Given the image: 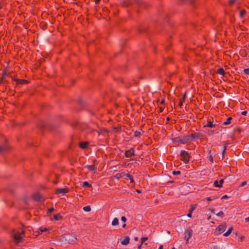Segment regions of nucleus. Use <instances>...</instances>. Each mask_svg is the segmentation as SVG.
<instances>
[{
    "instance_id": "obj_1",
    "label": "nucleus",
    "mask_w": 249,
    "mask_h": 249,
    "mask_svg": "<svg viewBox=\"0 0 249 249\" xmlns=\"http://www.w3.org/2000/svg\"><path fill=\"white\" fill-rule=\"evenodd\" d=\"M180 155L181 157L180 160L182 161L186 164L189 162L190 156L187 151L185 150H181Z\"/></svg>"
},
{
    "instance_id": "obj_2",
    "label": "nucleus",
    "mask_w": 249,
    "mask_h": 249,
    "mask_svg": "<svg viewBox=\"0 0 249 249\" xmlns=\"http://www.w3.org/2000/svg\"><path fill=\"white\" fill-rule=\"evenodd\" d=\"M65 241L67 243L70 244L77 240L75 235L68 234L65 236Z\"/></svg>"
},
{
    "instance_id": "obj_3",
    "label": "nucleus",
    "mask_w": 249,
    "mask_h": 249,
    "mask_svg": "<svg viewBox=\"0 0 249 249\" xmlns=\"http://www.w3.org/2000/svg\"><path fill=\"white\" fill-rule=\"evenodd\" d=\"M9 146L7 143V140H5L4 143L0 145V154L7 151L9 150Z\"/></svg>"
},
{
    "instance_id": "obj_4",
    "label": "nucleus",
    "mask_w": 249,
    "mask_h": 249,
    "mask_svg": "<svg viewBox=\"0 0 249 249\" xmlns=\"http://www.w3.org/2000/svg\"><path fill=\"white\" fill-rule=\"evenodd\" d=\"M193 230L191 229H188L185 231V235L184 236V239L186 240V243H188L189 239L192 237L193 235Z\"/></svg>"
},
{
    "instance_id": "obj_5",
    "label": "nucleus",
    "mask_w": 249,
    "mask_h": 249,
    "mask_svg": "<svg viewBox=\"0 0 249 249\" xmlns=\"http://www.w3.org/2000/svg\"><path fill=\"white\" fill-rule=\"evenodd\" d=\"M32 197L33 199L36 201H44L42 196L38 193L33 194Z\"/></svg>"
},
{
    "instance_id": "obj_6",
    "label": "nucleus",
    "mask_w": 249,
    "mask_h": 249,
    "mask_svg": "<svg viewBox=\"0 0 249 249\" xmlns=\"http://www.w3.org/2000/svg\"><path fill=\"white\" fill-rule=\"evenodd\" d=\"M135 155V150L133 148H131L129 150H126L124 153V156L126 158L131 157Z\"/></svg>"
},
{
    "instance_id": "obj_7",
    "label": "nucleus",
    "mask_w": 249,
    "mask_h": 249,
    "mask_svg": "<svg viewBox=\"0 0 249 249\" xmlns=\"http://www.w3.org/2000/svg\"><path fill=\"white\" fill-rule=\"evenodd\" d=\"M202 136L203 134L202 133L199 132L192 133L190 136V137H191V141L194 139H198Z\"/></svg>"
},
{
    "instance_id": "obj_8",
    "label": "nucleus",
    "mask_w": 249,
    "mask_h": 249,
    "mask_svg": "<svg viewBox=\"0 0 249 249\" xmlns=\"http://www.w3.org/2000/svg\"><path fill=\"white\" fill-rule=\"evenodd\" d=\"M69 189L68 188H58L55 190V193L56 194H65L69 192Z\"/></svg>"
},
{
    "instance_id": "obj_9",
    "label": "nucleus",
    "mask_w": 249,
    "mask_h": 249,
    "mask_svg": "<svg viewBox=\"0 0 249 249\" xmlns=\"http://www.w3.org/2000/svg\"><path fill=\"white\" fill-rule=\"evenodd\" d=\"M17 85H26L29 83V81L25 79H14Z\"/></svg>"
},
{
    "instance_id": "obj_10",
    "label": "nucleus",
    "mask_w": 249,
    "mask_h": 249,
    "mask_svg": "<svg viewBox=\"0 0 249 249\" xmlns=\"http://www.w3.org/2000/svg\"><path fill=\"white\" fill-rule=\"evenodd\" d=\"M217 125V124H213L210 120H208L206 124L204 125V127H208L210 128H214Z\"/></svg>"
},
{
    "instance_id": "obj_11",
    "label": "nucleus",
    "mask_w": 249,
    "mask_h": 249,
    "mask_svg": "<svg viewBox=\"0 0 249 249\" xmlns=\"http://www.w3.org/2000/svg\"><path fill=\"white\" fill-rule=\"evenodd\" d=\"M148 29V27L146 25L142 24L138 28V31L140 33H143L145 32Z\"/></svg>"
},
{
    "instance_id": "obj_12",
    "label": "nucleus",
    "mask_w": 249,
    "mask_h": 249,
    "mask_svg": "<svg viewBox=\"0 0 249 249\" xmlns=\"http://www.w3.org/2000/svg\"><path fill=\"white\" fill-rule=\"evenodd\" d=\"M7 75H8V73L6 70L3 71L1 77L0 78V85L3 83V81H5Z\"/></svg>"
},
{
    "instance_id": "obj_13",
    "label": "nucleus",
    "mask_w": 249,
    "mask_h": 249,
    "mask_svg": "<svg viewBox=\"0 0 249 249\" xmlns=\"http://www.w3.org/2000/svg\"><path fill=\"white\" fill-rule=\"evenodd\" d=\"M37 126L40 129H43L47 126V123L43 121L40 120L37 123Z\"/></svg>"
},
{
    "instance_id": "obj_14",
    "label": "nucleus",
    "mask_w": 249,
    "mask_h": 249,
    "mask_svg": "<svg viewBox=\"0 0 249 249\" xmlns=\"http://www.w3.org/2000/svg\"><path fill=\"white\" fill-rule=\"evenodd\" d=\"M181 138L182 140V142L183 143V144L191 142V137H190L189 135L184 136L183 137H181Z\"/></svg>"
},
{
    "instance_id": "obj_15",
    "label": "nucleus",
    "mask_w": 249,
    "mask_h": 249,
    "mask_svg": "<svg viewBox=\"0 0 249 249\" xmlns=\"http://www.w3.org/2000/svg\"><path fill=\"white\" fill-rule=\"evenodd\" d=\"M13 237L18 243L20 242V240L22 238L21 234L19 232H17L15 233L13 235Z\"/></svg>"
},
{
    "instance_id": "obj_16",
    "label": "nucleus",
    "mask_w": 249,
    "mask_h": 249,
    "mask_svg": "<svg viewBox=\"0 0 249 249\" xmlns=\"http://www.w3.org/2000/svg\"><path fill=\"white\" fill-rule=\"evenodd\" d=\"M130 238L128 236H125L124 237V240L121 241V244L123 245H127L129 244Z\"/></svg>"
},
{
    "instance_id": "obj_17",
    "label": "nucleus",
    "mask_w": 249,
    "mask_h": 249,
    "mask_svg": "<svg viewBox=\"0 0 249 249\" xmlns=\"http://www.w3.org/2000/svg\"><path fill=\"white\" fill-rule=\"evenodd\" d=\"M173 142L178 143V145L180 144H183L182 142L181 137H177L173 139Z\"/></svg>"
},
{
    "instance_id": "obj_18",
    "label": "nucleus",
    "mask_w": 249,
    "mask_h": 249,
    "mask_svg": "<svg viewBox=\"0 0 249 249\" xmlns=\"http://www.w3.org/2000/svg\"><path fill=\"white\" fill-rule=\"evenodd\" d=\"M124 178L126 179L130 180V183H134V181L133 178V176L131 175H130L129 174H125V176H124Z\"/></svg>"
},
{
    "instance_id": "obj_19",
    "label": "nucleus",
    "mask_w": 249,
    "mask_h": 249,
    "mask_svg": "<svg viewBox=\"0 0 249 249\" xmlns=\"http://www.w3.org/2000/svg\"><path fill=\"white\" fill-rule=\"evenodd\" d=\"M226 229V224L220 225L216 228V230H218L219 231H222V232L225 231Z\"/></svg>"
},
{
    "instance_id": "obj_20",
    "label": "nucleus",
    "mask_w": 249,
    "mask_h": 249,
    "mask_svg": "<svg viewBox=\"0 0 249 249\" xmlns=\"http://www.w3.org/2000/svg\"><path fill=\"white\" fill-rule=\"evenodd\" d=\"M124 176H125L124 172L119 173L116 174L114 176V178L117 179H119L121 178L124 177Z\"/></svg>"
},
{
    "instance_id": "obj_21",
    "label": "nucleus",
    "mask_w": 249,
    "mask_h": 249,
    "mask_svg": "<svg viewBox=\"0 0 249 249\" xmlns=\"http://www.w3.org/2000/svg\"><path fill=\"white\" fill-rule=\"evenodd\" d=\"M88 142H82L79 143V147L82 149H85L88 147Z\"/></svg>"
},
{
    "instance_id": "obj_22",
    "label": "nucleus",
    "mask_w": 249,
    "mask_h": 249,
    "mask_svg": "<svg viewBox=\"0 0 249 249\" xmlns=\"http://www.w3.org/2000/svg\"><path fill=\"white\" fill-rule=\"evenodd\" d=\"M216 73H217V74L222 75L223 76H224V75L225 74V71H224V70L223 68L218 69L216 71Z\"/></svg>"
},
{
    "instance_id": "obj_23",
    "label": "nucleus",
    "mask_w": 249,
    "mask_h": 249,
    "mask_svg": "<svg viewBox=\"0 0 249 249\" xmlns=\"http://www.w3.org/2000/svg\"><path fill=\"white\" fill-rule=\"evenodd\" d=\"M54 219L55 220H61L63 219L62 216L60 215V214L57 213L53 215Z\"/></svg>"
},
{
    "instance_id": "obj_24",
    "label": "nucleus",
    "mask_w": 249,
    "mask_h": 249,
    "mask_svg": "<svg viewBox=\"0 0 249 249\" xmlns=\"http://www.w3.org/2000/svg\"><path fill=\"white\" fill-rule=\"evenodd\" d=\"M233 230V228L231 227L229 229V230L225 233H224L223 235L225 236H228L231 233V232H232Z\"/></svg>"
},
{
    "instance_id": "obj_25",
    "label": "nucleus",
    "mask_w": 249,
    "mask_h": 249,
    "mask_svg": "<svg viewBox=\"0 0 249 249\" xmlns=\"http://www.w3.org/2000/svg\"><path fill=\"white\" fill-rule=\"evenodd\" d=\"M232 119V117H229L227 118V120L226 121H225L224 123H223V124L224 125H228V124H231V120Z\"/></svg>"
},
{
    "instance_id": "obj_26",
    "label": "nucleus",
    "mask_w": 249,
    "mask_h": 249,
    "mask_svg": "<svg viewBox=\"0 0 249 249\" xmlns=\"http://www.w3.org/2000/svg\"><path fill=\"white\" fill-rule=\"evenodd\" d=\"M86 167L90 171H94L96 169L94 165H88Z\"/></svg>"
},
{
    "instance_id": "obj_27",
    "label": "nucleus",
    "mask_w": 249,
    "mask_h": 249,
    "mask_svg": "<svg viewBox=\"0 0 249 249\" xmlns=\"http://www.w3.org/2000/svg\"><path fill=\"white\" fill-rule=\"evenodd\" d=\"M197 206V204H195L191 205L189 211H190L191 213H193V211H194L196 210Z\"/></svg>"
},
{
    "instance_id": "obj_28",
    "label": "nucleus",
    "mask_w": 249,
    "mask_h": 249,
    "mask_svg": "<svg viewBox=\"0 0 249 249\" xmlns=\"http://www.w3.org/2000/svg\"><path fill=\"white\" fill-rule=\"evenodd\" d=\"M119 224V220L117 218H114L112 222V226H116Z\"/></svg>"
},
{
    "instance_id": "obj_29",
    "label": "nucleus",
    "mask_w": 249,
    "mask_h": 249,
    "mask_svg": "<svg viewBox=\"0 0 249 249\" xmlns=\"http://www.w3.org/2000/svg\"><path fill=\"white\" fill-rule=\"evenodd\" d=\"M107 132H108V131L106 129L103 128V129H101L99 132H98V134L99 135H100V134L105 135V134H106Z\"/></svg>"
},
{
    "instance_id": "obj_30",
    "label": "nucleus",
    "mask_w": 249,
    "mask_h": 249,
    "mask_svg": "<svg viewBox=\"0 0 249 249\" xmlns=\"http://www.w3.org/2000/svg\"><path fill=\"white\" fill-rule=\"evenodd\" d=\"M246 14V11L245 9H242L240 12V17L241 18H244Z\"/></svg>"
},
{
    "instance_id": "obj_31",
    "label": "nucleus",
    "mask_w": 249,
    "mask_h": 249,
    "mask_svg": "<svg viewBox=\"0 0 249 249\" xmlns=\"http://www.w3.org/2000/svg\"><path fill=\"white\" fill-rule=\"evenodd\" d=\"M83 187H88L89 188H90L92 187L91 185L90 184H89L88 182L87 181H85L83 183V185H82Z\"/></svg>"
},
{
    "instance_id": "obj_32",
    "label": "nucleus",
    "mask_w": 249,
    "mask_h": 249,
    "mask_svg": "<svg viewBox=\"0 0 249 249\" xmlns=\"http://www.w3.org/2000/svg\"><path fill=\"white\" fill-rule=\"evenodd\" d=\"M142 135V133L140 131H136L134 132V136L136 137H139Z\"/></svg>"
},
{
    "instance_id": "obj_33",
    "label": "nucleus",
    "mask_w": 249,
    "mask_h": 249,
    "mask_svg": "<svg viewBox=\"0 0 249 249\" xmlns=\"http://www.w3.org/2000/svg\"><path fill=\"white\" fill-rule=\"evenodd\" d=\"M83 210L86 212H89L91 210V208L89 206H87L83 208Z\"/></svg>"
},
{
    "instance_id": "obj_34",
    "label": "nucleus",
    "mask_w": 249,
    "mask_h": 249,
    "mask_svg": "<svg viewBox=\"0 0 249 249\" xmlns=\"http://www.w3.org/2000/svg\"><path fill=\"white\" fill-rule=\"evenodd\" d=\"M213 185L215 187H221V185H219V182L217 180L214 181Z\"/></svg>"
},
{
    "instance_id": "obj_35",
    "label": "nucleus",
    "mask_w": 249,
    "mask_h": 249,
    "mask_svg": "<svg viewBox=\"0 0 249 249\" xmlns=\"http://www.w3.org/2000/svg\"><path fill=\"white\" fill-rule=\"evenodd\" d=\"M216 215L218 216L223 217L224 216V213L222 211H220L216 214Z\"/></svg>"
},
{
    "instance_id": "obj_36",
    "label": "nucleus",
    "mask_w": 249,
    "mask_h": 249,
    "mask_svg": "<svg viewBox=\"0 0 249 249\" xmlns=\"http://www.w3.org/2000/svg\"><path fill=\"white\" fill-rule=\"evenodd\" d=\"M186 96H187V93H186V92H185L183 95V97L180 99V100L182 102H184L185 100V98L186 97Z\"/></svg>"
},
{
    "instance_id": "obj_37",
    "label": "nucleus",
    "mask_w": 249,
    "mask_h": 249,
    "mask_svg": "<svg viewBox=\"0 0 249 249\" xmlns=\"http://www.w3.org/2000/svg\"><path fill=\"white\" fill-rule=\"evenodd\" d=\"M39 230L41 231V233H42L44 231H47L48 230V229H47L46 228L41 227L39 228Z\"/></svg>"
},
{
    "instance_id": "obj_38",
    "label": "nucleus",
    "mask_w": 249,
    "mask_h": 249,
    "mask_svg": "<svg viewBox=\"0 0 249 249\" xmlns=\"http://www.w3.org/2000/svg\"><path fill=\"white\" fill-rule=\"evenodd\" d=\"M148 239L147 237H143L141 238V243L142 244L145 241H146Z\"/></svg>"
},
{
    "instance_id": "obj_39",
    "label": "nucleus",
    "mask_w": 249,
    "mask_h": 249,
    "mask_svg": "<svg viewBox=\"0 0 249 249\" xmlns=\"http://www.w3.org/2000/svg\"><path fill=\"white\" fill-rule=\"evenodd\" d=\"M181 173L180 171H174L173 172V174L174 175H180Z\"/></svg>"
},
{
    "instance_id": "obj_40",
    "label": "nucleus",
    "mask_w": 249,
    "mask_h": 249,
    "mask_svg": "<svg viewBox=\"0 0 249 249\" xmlns=\"http://www.w3.org/2000/svg\"><path fill=\"white\" fill-rule=\"evenodd\" d=\"M244 72L245 74L249 75V68L244 69Z\"/></svg>"
},
{
    "instance_id": "obj_41",
    "label": "nucleus",
    "mask_w": 249,
    "mask_h": 249,
    "mask_svg": "<svg viewBox=\"0 0 249 249\" xmlns=\"http://www.w3.org/2000/svg\"><path fill=\"white\" fill-rule=\"evenodd\" d=\"M217 197H215V196H213V198L212 199L211 197H207L206 198V200H207L208 201H211L213 199H215Z\"/></svg>"
},
{
    "instance_id": "obj_42",
    "label": "nucleus",
    "mask_w": 249,
    "mask_h": 249,
    "mask_svg": "<svg viewBox=\"0 0 249 249\" xmlns=\"http://www.w3.org/2000/svg\"><path fill=\"white\" fill-rule=\"evenodd\" d=\"M49 129H50L51 130H52V131H54V130H55V128H56L55 126H53V125H50V126H49Z\"/></svg>"
},
{
    "instance_id": "obj_43",
    "label": "nucleus",
    "mask_w": 249,
    "mask_h": 249,
    "mask_svg": "<svg viewBox=\"0 0 249 249\" xmlns=\"http://www.w3.org/2000/svg\"><path fill=\"white\" fill-rule=\"evenodd\" d=\"M209 159L210 160V161L213 163V157L212 156V155H210L209 156Z\"/></svg>"
},
{
    "instance_id": "obj_44",
    "label": "nucleus",
    "mask_w": 249,
    "mask_h": 249,
    "mask_svg": "<svg viewBox=\"0 0 249 249\" xmlns=\"http://www.w3.org/2000/svg\"><path fill=\"white\" fill-rule=\"evenodd\" d=\"M54 211V209L53 208H51L48 209V213H52Z\"/></svg>"
},
{
    "instance_id": "obj_45",
    "label": "nucleus",
    "mask_w": 249,
    "mask_h": 249,
    "mask_svg": "<svg viewBox=\"0 0 249 249\" xmlns=\"http://www.w3.org/2000/svg\"><path fill=\"white\" fill-rule=\"evenodd\" d=\"M121 220L124 222H125L126 221V218L125 216H122L121 217Z\"/></svg>"
},
{
    "instance_id": "obj_46",
    "label": "nucleus",
    "mask_w": 249,
    "mask_h": 249,
    "mask_svg": "<svg viewBox=\"0 0 249 249\" xmlns=\"http://www.w3.org/2000/svg\"><path fill=\"white\" fill-rule=\"evenodd\" d=\"M236 0H229V3L231 5L233 4L235 2Z\"/></svg>"
},
{
    "instance_id": "obj_47",
    "label": "nucleus",
    "mask_w": 249,
    "mask_h": 249,
    "mask_svg": "<svg viewBox=\"0 0 249 249\" xmlns=\"http://www.w3.org/2000/svg\"><path fill=\"white\" fill-rule=\"evenodd\" d=\"M224 182V180L223 179L220 180L219 181V185H221V187L222 186V184Z\"/></svg>"
},
{
    "instance_id": "obj_48",
    "label": "nucleus",
    "mask_w": 249,
    "mask_h": 249,
    "mask_svg": "<svg viewBox=\"0 0 249 249\" xmlns=\"http://www.w3.org/2000/svg\"><path fill=\"white\" fill-rule=\"evenodd\" d=\"M183 103V102H182L181 101L179 100V104H178V106H179V107H181L182 106Z\"/></svg>"
},
{
    "instance_id": "obj_49",
    "label": "nucleus",
    "mask_w": 249,
    "mask_h": 249,
    "mask_svg": "<svg viewBox=\"0 0 249 249\" xmlns=\"http://www.w3.org/2000/svg\"><path fill=\"white\" fill-rule=\"evenodd\" d=\"M192 213H191L190 211H189L188 213L187 214V216L190 218L192 217Z\"/></svg>"
},
{
    "instance_id": "obj_50",
    "label": "nucleus",
    "mask_w": 249,
    "mask_h": 249,
    "mask_svg": "<svg viewBox=\"0 0 249 249\" xmlns=\"http://www.w3.org/2000/svg\"><path fill=\"white\" fill-rule=\"evenodd\" d=\"M246 184H247V181H244L242 182L241 186H244L246 185Z\"/></svg>"
},
{
    "instance_id": "obj_51",
    "label": "nucleus",
    "mask_w": 249,
    "mask_h": 249,
    "mask_svg": "<svg viewBox=\"0 0 249 249\" xmlns=\"http://www.w3.org/2000/svg\"><path fill=\"white\" fill-rule=\"evenodd\" d=\"M228 197H229V196L227 195H225L222 196L221 199L227 198Z\"/></svg>"
},
{
    "instance_id": "obj_52",
    "label": "nucleus",
    "mask_w": 249,
    "mask_h": 249,
    "mask_svg": "<svg viewBox=\"0 0 249 249\" xmlns=\"http://www.w3.org/2000/svg\"><path fill=\"white\" fill-rule=\"evenodd\" d=\"M226 145H227L226 144H225L224 145V150H223V151L222 152L223 154H224V153H225V151L226 150V146H227Z\"/></svg>"
},
{
    "instance_id": "obj_53",
    "label": "nucleus",
    "mask_w": 249,
    "mask_h": 249,
    "mask_svg": "<svg viewBox=\"0 0 249 249\" xmlns=\"http://www.w3.org/2000/svg\"><path fill=\"white\" fill-rule=\"evenodd\" d=\"M247 113V111H244L242 112L241 114L243 115H246Z\"/></svg>"
},
{
    "instance_id": "obj_54",
    "label": "nucleus",
    "mask_w": 249,
    "mask_h": 249,
    "mask_svg": "<svg viewBox=\"0 0 249 249\" xmlns=\"http://www.w3.org/2000/svg\"><path fill=\"white\" fill-rule=\"evenodd\" d=\"M8 83H9L8 81L5 79V81H3V84H5L6 86H7V85L8 84Z\"/></svg>"
},
{
    "instance_id": "obj_55",
    "label": "nucleus",
    "mask_w": 249,
    "mask_h": 249,
    "mask_svg": "<svg viewBox=\"0 0 249 249\" xmlns=\"http://www.w3.org/2000/svg\"><path fill=\"white\" fill-rule=\"evenodd\" d=\"M164 108L162 107H160V112H162L163 111Z\"/></svg>"
},
{
    "instance_id": "obj_56",
    "label": "nucleus",
    "mask_w": 249,
    "mask_h": 249,
    "mask_svg": "<svg viewBox=\"0 0 249 249\" xmlns=\"http://www.w3.org/2000/svg\"><path fill=\"white\" fill-rule=\"evenodd\" d=\"M164 102H165V100H164V99H162L161 100V101H160V104H164Z\"/></svg>"
},
{
    "instance_id": "obj_57",
    "label": "nucleus",
    "mask_w": 249,
    "mask_h": 249,
    "mask_svg": "<svg viewBox=\"0 0 249 249\" xmlns=\"http://www.w3.org/2000/svg\"><path fill=\"white\" fill-rule=\"evenodd\" d=\"M245 221L246 222H249V216L245 219Z\"/></svg>"
},
{
    "instance_id": "obj_58",
    "label": "nucleus",
    "mask_w": 249,
    "mask_h": 249,
    "mask_svg": "<svg viewBox=\"0 0 249 249\" xmlns=\"http://www.w3.org/2000/svg\"><path fill=\"white\" fill-rule=\"evenodd\" d=\"M82 104H83V101L82 100H80L79 101V103H78V105L81 106V105H82Z\"/></svg>"
},
{
    "instance_id": "obj_59",
    "label": "nucleus",
    "mask_w": 249,
    "mask_h": 249,
    "mask_svg": "<svg viewBox=\"0 0 249 249\" xmlns=\"http://www.w3.org/2000/svg\"><path fill=\"white\" fill-rule=\"evenodd\" d=\"M189 1L191 4L193 5L195 0H189Z\"/></svg>"
},
{
    "instance_id": "obj_60",
    "label": "nucleus",
    "mask_w": 249,
    "mask_h": 249,
    "mask_svg": "<svg viewBox=\"0 0 249 249\" xmlns=\"http://www.w3.org/2000/svg\"><path fill=\"white\" fill-rule=\"evenodd\" d=\"M142 243H141L140 245H139L138 246V249H142Z\"/></svg>"
},
{
    "instance_id": "obj_61",
    "label": "nucleus",
    "mask_w": 249,
    "mask_h": 249,
    "mask_svg": "<svg viewBox=\"0 0 249 249\" xmlns=\"http://www.w3.org/2000/svg\"><path fill=\"white\" fill-rule=\"evenodd\" d=\"M101 0H95V3L97 4H98Z\"/></svg>"
},
{
    "instance_id": "obj_62",
    "label": "nucleus",
    "mask_w": 249,
    "mask_h": 249,
    "mask_svg": "<svg viewBox=\"0 0 249 249\" xmlns=\"http://www.w3.org/2000/svg\"><path fill=\"white\" fill-rule=\"evenodd\" d=\"M159 249H163V246L162 245H160L159 247Z\"/></svg>"
},
{
    "instance_id": "obj_63",
    "label": "nucleus",
    "mask_w": 249,
    "mask_h": 249,
    "mask_svg": "<svg viewBox=\"0 0 249 249\" xmlns=\"http://www.w3.org/2000/svg\"><path fill=\"white\" fill-rule=\"evenodd\" d=\"M125 227H126V224H124L123 225V226H122V227H123V228H125Z\"/></svg>"
},
{
    "instance_id": "obj_64",
    "label": "nucleus",
    "mask_w": 249,
    "mask_h": 249,
    "mask_svg": "<svg viewBox=\"0 0 249 249\" xmlns=\"http://www.w3.org/2000/svg\"><path fill=\"white\" fill-rule=\"evenodd\" d=\"M134 240L135 241H137L138 240V237H135V238H134Z\"/></svg>"
}]
</instances>
